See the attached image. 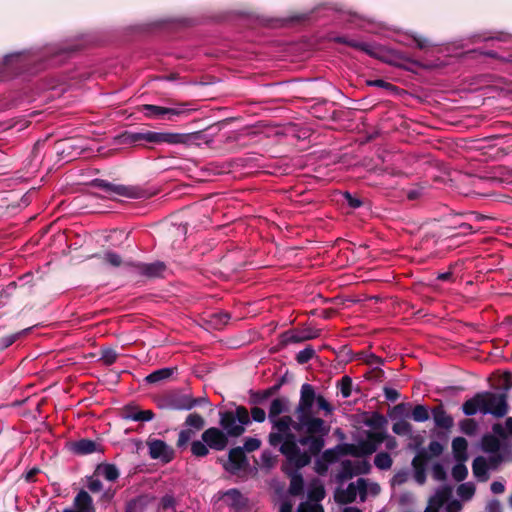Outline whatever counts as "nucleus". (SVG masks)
Instances as JSON below:
<instances>
[{
    "label": "nucleus",
    "mask_w": 512,
    "mask_h": 512,
    "mask_svg": "<svg viewBox=\"0 0 512 512\" xmlns=\"http://www.w3.org/2000/svg\"><path fill=\"white\" fill-rule=\"evenodd\" d=\"M324 411L325 415L333 412L331 404L322 396L316 395L310 384H303L300 391V399L296 407L298 423L297 430L305 429L307 436L296 439L292 433V418L283 416L273 420V429L269 435V443L272 446L280 445L281 453L287 458L290 465L299 469L308 465L313 455L318 454L324 446L322 438L316 434L324 435L328 432L324 420L315 416L314 404Z\"/></svg>",
    "instance_id": "nucleus-1"
},
{
    "label": "nucleus",
    "mask_w": 512,
    "mask_h": 512,
    "mask_svg": "<svg viewBox=\"0 0 512 512\" xmlns=\"http://www.w3.org/2000/svg\"><path fill=\"white\" fill-rule=\"evenodd\" d=\"M40 472V470L38 468H32L31 470L28 471L27 473V479H30V478H33L35 477L38 473Z\"/></svg>",
    "instance_id": "nucleus-64"
},
{
    "label": "nucleus",
    "mask_w": 512,
    "mask_h": 512,
    "mask_svg": "<svg viewBox=\"0 0 512 512\" xmlns=\"http://www.w3.org/2000/svg\"><path fill=\"white\" fill-rule=\"evenodd\" d=\"M304 491V482H290L288 494L291 496L301 495Z\"/></svg>",
    "instance_id": "nucleus-44"
},
{
    "label": "nucleus",
    "mask_w": 512,
    "mask_h": 512,
    "mask_svg": "<svg viewBox=\"0 0 512 512\" xmlns=\"http://www.w3.org/2000/svg\"><path fill=\"white\" fill-rule=\"evenodd\" d=\"M385 395L389 400H392V401H395L399 397L398 392L391 388L385 389Z\"/></svg>",
    "instance_id": "nucleus-58"
},
{
    "label": "nucleus",
    "mask_w": 512,
    "mask_h": 512,
    "mask_svg": "<svg viewBox=\"0 0 512 512\" xmlns=\"http://www.w3.org/2000/svg\"><path fill=\"white\" fill-rule=\"evenodd\" d=\"M201 438L212 450L222 451L228 445L227 435L217 427H210L206 429L202 433Z\"/></svg>",
    "instance_id": "nucleus-7"
},
{
    "label": "nucleus",
    "mask_w": 512,
    "mask_h": 512,
    "mask_svg": "<svg viewBox=\"0 0 512 512\" xmlns=\"http://www.w3.org/2000/svg\"><path fill=\"white\" fill-rule=\"evenodd\" d=\"M375 465L380 469H388L392 465V459L387 453H379L375 457Z\"/></svg>",
    "instance_id": "nucleus-33"
},
{
    "label": "nucleus",
    "mask_w": 512,
    "mask_h": 512,
    "mask_svg": "<svg viewBox=\"0 0 512 512\" xmlns=\"http://www.w3.org/2000/svg\"><path fill=\"white\" fill-rule=\"evenodd\" d=\"M261 445V441L257 438H247L245 440L243 451L246 450L248 452H252L257 450Z\"/></svg>",
    "instance_id": "nucleus-43"
},
{
    "label": "nucleus",
    "mask_w": 512,
    "mask_h": 512,
    "mask_svg": "<svg viewBox=\"0 0 512 512\" xmlns=\"http://www.w3.org/2000/svg\"><path fill=\"white\" fill-rule=\"evenodd\" d=\"M174 369L163 368L154 371L146 377V381L149 383H156L164 379H168L173 374Z\"/></svg>",
    "instance_id": "nucleus-22"
},
{
    "label": "nucleus",
    "mask_w": 512,
    "mask_h": 512,
    "mask_svg": "<svg viewBox=\"0 0 512 512\" xmlns=\"http://www.w3.org/2000/svg\"><path fill=\"white\" fill-rule=\"evenodd\" d=\"M501 380H502V387L505 390L511 389V387H512V373H510V372L503 373V375L501 377Z\"/></svg>",
    "instance_id": "nucleus-50"
},
{
    "label": "nucleus",
    "mask_w": 512,
    "mask_h": 512,
    "mask_svg": "<svg viewBox=\"0 0 512 512\" xmlns=\"http://www.w3.org/2000/svg\"><path fill=\"white\" fill-rule=\"evenodd\" d=\"M174 498L171 496V495H165L162 499H161V507L164 508V509H167V508H171L174 506Z\"/></svg>",
    "instance_id": "nucleus-51"
},
{
    "label": "nucleus",
    "mask_w": 512,
    "mask_h": 512,
    "mask_svg": "<svg viewBox=\"0 0 512 512\" xmlns=\"http://www.w3.org/2000/svg\"><path fill=\"white\" fill-rule=\"evenodd\" d=\"M100 186L105 188V190L110 194L120 195L128 198H146L152 195L136 186H123L111 184H101Z\"/></svg>",
    "instance_id": "nucleus-10"
},
{
    "label": "nucleus",
    "mask_w": 512,
    "mask_h": 512,
    "mask_svg": "<svg viewBox=\"0 0 512 512\" xmlns=\"http://www.w3.org/2000/svg\"><path fill=\"white\" fill-rule=\"evenodd\" d=\"M314 337H316L315 333H308V334L301 335V336H295V341H303V340L311 339Z\"/></svg>",
    "instance_id": "nucleus-63"
},
{
    "label": "nucleus",
    "mask_w": 512,
    "mask_h": 512,
    "mask_svg": "<svg viewBox=\"0 0 512 512\" xmlns=\"http://www.w3.org/2000/svg\"><path fill=\"white\" fill-rule=\"evenodd\" d=\"M163 263H152V264H144L140 267L141 272L149 277H155L160 275L164 271Z\"/></svg>",
    "instance_id": "nucleus-24"
},
{
    "label": "nucleus",
    "mask_w": 512,
    "mask_h": 512,
    "mask_svg": "<svg viewBox=\"0 0 512 512\" xmlns=\"http://www.w3.org/2000/svg\"><path fill=\"white\" fill-rule=\"evenodd\" d=\"M429 449L434 453H440L442 450L441 445L438 442H432L429 445Z\"/></svg>",
    "instance_id": "nucleus-62"
},
{
    "label": "nucleus",
    "mask_w": 512,
    "mask_h": 512,
    "mask_svg": "<svg viewBox=\"0 0 512 512\" xmlns=\"http://www.w3.org/2000/svg\"><path fill=\"white\" fill-rule=\"evenodd\" d=\"M67 447L69 451L78 456L104 452V448L100 442L85 438L71 441L67 444Z\"/></svg>",
    "instance_id": "nucleus-8"
},
{
    "label": "nucleus",
    "mask_w": 512,
    "mask_h": 512,
    "mask_svg": "<svg viewBox=\"0 0 512 512\" xmlns=\"http://www.w3.org/2000/svg\"><path fill=\"white\" fill-rule=\"evenodd\" d=\"M487 512H501V504L498 500L492 499L486 505Z\"/></svg>",
    "instance_id": "nucleus-49"
},
{
    "label": "nucleus",
    "mask_w": 512,
    "mask_h": 512,
    "mask_svg": "<svg viewBox=\"0 0 512 512\" xmlns=\"http://www.w3.org/2000/svg\"><path fill=\"white\" fill-rule=\"evenodd\" d=\"M186 424L188 426L194 427L197 430H200L204 427L205 420L201 415L197 413H192L187 416Z\"/></svg>",
    "instance_id": "nucleus-30"
},
{
    "label": "nucleus",
    "mask_w": 512,
    "mask_h": 512,
    "mask_svg": "<svg viewBox=\"0 0 512 512\" xmlns=\"http://www.w3.org/2000/svg\"><path fill=\"white\" fill-rule=\"evenodd\" d=\"M462 504L453 498V487L445 484L430 497L424 512H460Z\"/></svg>",
    "instance_id": "nucleus-3"
},
{
    "label": "nucleus",
    "mask_w": 512,
    "mask_h": 512,
    "mask_svg": "<svg viewBox=\"0 0 512 512\" xmlns=\"http://www.w3.org/2000/svg\"><path fill=\"white\" fill-rule=\"evenodd\" d=\"M313 355L314 351L312 349H304L297 354L296 358L299 363H306L313 357Z\"/></svg>",
    "instance_id": "nucleus-45"
},
{
    "label": "nucleus",
    "mask_w": 512,
    "mask_h": 512,
    "mask_svg": "<svg viewBox=\"0 0 512 512\" xmlns=\"http://www.w3.org/2000/svg\"><path fill=\"white\" fill-rule=\"evenodd\" d=\"M286 411H288V400H286L285 398L273 399L269 407V420L271 422L273 420H277L278 418H280L279 415Z\"/></svg>",
    "instance_id": "nucleus-18"
},
{
    "label": "nucleus",
    "mask_w": 512,
    "mask_h": 512,
    "mask_svg": "<svg viewBox=\"0 0 512 512\" xmlns=\"http://www.w3.org/2000/svg\"><path fill=\"white\" fill-rule=\"evenodd\" d=\"M338 40L341 41V42L347 43L348 45H350L352 47H355L357 49H360V50H363V51H365L367 53H370V50L368 49V46L366 44L355 42V41H345V40H342V39H338Z\"/></svg>",
    "instance_id": "nucleus-52"
},
{
    "label": "nucleus",
    "mask_w": 512,
    "mask_h": 512,
    "mask_svg": "<svg viewBox=\"0 0 512 512\" xmlns=\"http://www.w3.org/2000/svg\"><path fill=\"white\" fill-rule=\"evenodd\" d=\"M384 435L380 432L370 433L366 440L360 442L359 447L353 451V454H372L376 451L379 444L384 440Z\"/></svg>",
    "instance_id": "nucleus-14"
},
{
    "label": "nucleus",
    "mask_w": 512,
    "mask_h": 512,
    "mask_svg": "<svg viewBox=\"0 0 512 512\" xmlns=\"http://www.w3.org/2000/svg\"><path fill=\"white\" fill-rule=\"evenodd\" d=\"M192 436H193V432L191 430L180 431V433L178 435L177 446L183 447L190 441Z\"/></svg>",
    "instance_id": "nucleus-42"
},
{
    "label": "nucleus",
    "mask_w": 512,
    "mask_h": 512,
    "mask_svg": "<svg viewBox=\"0 0 512 512\" xmlns=\"http://www.w3.org/2000/svg\"><path fill=\"white\" fill-rule=\"evenodd\" d=\"M154 417V413L151 410L138 411L134 414L129 415V418L134 421H150Z\"/></svg>",
    "instance_id": "nucleus-39"
},
{
    "label": "nucleus",
    "mask_w": 512,
    "mask_h": 512,
    "mask_svg": "<svg viewBox=\"0 0 512 512\" xmlns=\"http://www.w3.org/2000/svg\"><path fill=\"white\" fill-rule=\"evenodd\" d=\"M367 482H349L346 489L338 488L335 492V500L339 503H350L359 496L361 501L365 500Z\"/></svg>",
    "instance_id": "nucleus-6"
},
{
    "label": "nucleus",
    "mask_w": 512,
    "mask_h": 512,
    "mask_svg": "<svg viewBox=\"0 0 512 512\" xmlns=\"http://www.w3.org/2000/svg\"><path fill=\"white\" fill-rule=\"evenodd\" d=\"M261 460L266 467H272L276 462V458L269 452H263Z\"/></svg>",
    "instance_id": "nucleus-48"
},
{
    "label": "nucleus",
    "mask_w": 512,
    "mask_h": 512,
    "mask_svg": "<svg viewBox=\"0 0 512 512\" xmlns=\"http://www.w3.org/2000/svg\"><path fill=\"white\" fill-rule=\"evenodd\" d=\"M493 432L499 437L505 438L507 434L512 436V417H508L505 421V428L497 423L492 427Z\"/></svg>",
    "instance_id": "nucleus-26"
},
{
    "label": "nucleus",
    "mask_w": 512,
    "mask_h": 512,
    "mask_svg": "<svg viewBox=\"0 0 512 512\" xmlns=\"http://www.w3.org/2000/svg\"><path fill=\"white\" fill-rule=\"evenodd\" d=\"M150 136V143H167L171 145L186 143L188 136L180 133L153 132Z\"/></svg>",
    "instance_id": "nucleus-16"
},
{
    "label": "nucleus",
    "mask_w": 512,
    "mask_h": 512,
    "mask_svg": "<svg viewBox=\"0 0 512 512\" xmlns=\"http://www.w3.org/2000/svg\"><path fill=\"white\" fill-rule=\"evenodd\" d=\"M461 427L465 433H470L474 429V422L472 420H465L462 422Z\"/></svg>",
    "instance_id": "nucleus-57"
},
{
    "label": "nucleus",
    "mask_w": 512,
    "mask_h": 512,
    "mask_svg": "<svg viewBox=\"0 0 512 512\" xmlns=\"http://www.w3.org/2000/svg\"><path fill=\"white\" fill-rule=\"evenodd\" d=\"M246 466V456L242 448L237 447L229 451L228 460L224 463V468L230 473H237Z\"/></svg>",
    "instance_id": "nucleus-12"
},
{
    "label": "nucleus",
    "mask_w": 512,
    "mask_h": 512,
    "mask_svg": "<svg viewBox=\"0 0 512 512\" xmlns=\"http://www.w3.org/2000/svg\"><path fill=\"white\" fill-rule=\"evenodd\" d=\"M18 336H19V334H13V335H10L7 338L3 339V341L0 343V347L7 348L8 346H10L12 343H14L16 341Z\"/></svg>",
    "instance_id": "nucleus-54"
},
{
    "label": "nucleus",
    "mask_w": 512,
    "mask_h": 512,
    "mask_svg": "<svg viewBox=\"0 0 512 512\" xmlns=\"http://www.w3.org/2000/svg\"><path fill=\"white\" fill-rule=\"evenodd\" d=\"M142 111L146 112L148 117H161L167 116L168 119H172L175 116H179L184 113V109L180 107L169 108L156 105H143Z\"/></svg>",
    "instance_id": "nucleus-15"
},
{
    "label": "nucleus",
    "mask_w": 512,
    "mask_h": 512,
    "mask_svg": "<svg viewBox=\"0 0 512 512\" xmlns=\"http://www.w3.org/2000/svg\"><path fill=\"white\" fill-rule=\"evenodd\" d=\"M150 500L148 497H139L128 504L126 512H144V507Z\"/></svg>",
    "instance_id": "nucleus-28"
},
{
    "label": "nucleus",
    "mask_w": 512,
    "mask_h": 512,
    "mask_svg": "<svg viewBox=\"0 0 512 512\" xmlns=\"http://www.w3.org/2000/svg\"><path fill=\"white\" fill-rule=\"evenodd\" d=\"M434 477L438 480H442L445 478V472L443 467L440 464H435L433 467Z\"/></svg>",
    "instance_id": "nucleus-53"
},
{
    "label": "nucleus",
    "mask_w": 512,
    "mask_h": 512,
    "mask_svg": "<svg viewBox=\"0 0 512 512\" xmlns=\"http://www.w3.org/2000/svg\"><path fill=\"white\" fill-rule=\"evenodd\" d=\"M198 403V400L191 398L189 395H183L179 402L174 403L176 409L189 410Z\"/></svg>",
    "instance_id": "nucleus-32"
},
{
    "label": "nucleus",
    "mask_w": 512,
    "mask_h": 512,
    "mask_svg": "<svg viewBox=\"0 0 512 512\" xmlns=\"http://www.w3.org/2000/svg\"><path fill=\"white\" fill-rule=\"evenodd\" d=\"M103 261L114 267H119L122 263L120 255L114 252H107L103 256Z\"/></svg>",
    "instance_id": "nucleus-40"
},
{
    "label": "nucleus",
    "mask_w": 512,
    "mask_h": 512,
    "mask_svg": "<svg viewBox=\"0 0 512 512\" xmlns=\"http://www.w3.org/2000/svg\"><path fill=\"white\" fill-rule=\"evenodd\" d=\"M251 416L254 421L263 422L266 418V413L262 408L254 407L251 410Z\"/></svg>",
    "instance_id": "nucleus-46"
},
{
    "label": "nucleus",
    "mask_w": 512,
    "mask_h": 512,
    "mask_svg": "<svg viewBox=\"0 0 512 512\" xmlns=\"http://www.w3.org/2000/svg\"><path fill=\"white\" fill-rule=\"evenodd\" d=\"M237 421L239 424L242 425V427L245 428V425H247L250 422L249 413L246 408L244 407H238L236 409V412L234 413Z\"/></svg>",
    "instance_id": "nucleus-38"
},
{
    "label": "nucleus",
    "mask_w": 512,
    "mask_h": 512,
    "mask_svg": "<svg viewBox=\"0 0 512 512\" xmlns=\"http://www.w3.org/2000/svg\"><path fill=\"white\" fill-rule=\"evenodd\" d=\"M149 135H152V131L139 132V133H128V134H124L123 137H124L125 141L129 142V143H135V142H139V141L150 142Z\"/></svg>",
    "instance_id": "nucleus-29"
},
{
    "label": "nucleus",
    "mask_w": 512,
    "mask_h": 512,
    "mask_svg": "<svg viewBox=\"0 0 512 512\" xmlns=\"http://www.w3.org/2000/svg\"><path fill=\"white\" fill-rule=\"evenodd\" d=\"M93 477L95 480H116L119 477V470L114 464L101 463L96 467Z\"/></svg>",
    "instance_id": "nucleus-17"
},
{
    "label": "nucleus",
    "mask_w": 512,
    "mask_h": 512,
    "mask_svg": "<svg viewBox=\"0 0 512 512\" xmlns=\"http://www.w3.org/2000/svg\"><path fill=\"white\" fill-rule=\"evenodd\" d=\"M209 446L203 440H195L191 443V453L193 456L200 458L209 454Z\"/></svg>",
    "instance_id": "nucleus-23"
},
{
    "label": "nucleus",
    "mask_w": 512,
    "mask_h": 512,
    "mask_svg": "<svg viewBox=\"0 0 512 512\" xmlns=\"http://www.w3.org/2000/svg\"><path fill=\"white\" fill-rule=\"evenodd\" d=\"M452 450L457 461L467 459V441L463 437H457L452 441Z\"/></svg>",
    "instance_id": "nucleus-20"
},
{
    "label": "nucleus",
    "mask_w": 512,
    "mask_h": 512,
    "mask_svg": "<svg viewBox=\"0 0 512 512\" xmlns=\"http://www.w3.org/2000/svg\"><path fill=\"white\" fill-rule=\"evenodd\" d=\"M222 500L224 503L234 508L243 507L246 502V498L236 489L225 492L222 496Z\"/></svg>",
    "instance_id": "nucleus-19"
},
{
    "label": "nucleus",
    "mask_w": 512,
    "mask_h": 512,
    "mask_svg": "<svg viewBox=\"0 0 512 512\" xmlns=\"http://www.w3.org/2000/svg\"><path fill=\"white\" fill-rule=\"evenodd\" d=\"M292 508L293 504L288 500H284L280 505V512H292Z\"/></svg>",
    "instance_id": "nucleus-59"
},
{
    "label": "nucleus",
    "mask_w": 512,
    "mask_h": 512,
    "mask_svg": "<svg viewBox=\"0 0 512 512\" xmlns=\"http://www.w3.org/2000/svg\"><path fill=\"white\" fill-rule=\"evenodd\" d=\"M414 41L419 49H424L429 45V41L423 37H414Z\"/></svg>",
    "instance_id": "nucleus-55"
},
{
    "label": "nucleus",
    "mask_w": 512,
    "mask_h": 512,
    "mask_svg": "<svg viewBox=\"0 0 512 512\" xmlns=\"http://www.w3.org/2000/svg\"><path fill=\"white\" fill-rule=\"evenodd\" d=\"M352 389V381L349 377L345 376L342 378L340 383L341 394L344 398H347L351 395Z\"/></svg>",
    "instance_id": "nucleus-41"
},
{
    "label": "nucleus",
    "mask_w": 512,
    "mask_h": 512,
    "mask_svg": "<svg viewBox=\"0 0 512 512\" xmlns=\"http://www.w3.org/2000/svg\"><path fill=\"white\" fill-rule=\"evenodd\" d=\"M462 410L467 416L482 413L497 418L503 417L508 411L506 395L492 392L477 393L463 403Z\"/></svg>",
    "instance_id": "nucleus-2"
},
{
    "label": "nucleus",
    "mask_w": 512,
    "mask_h": 512,
    "mask_svg": "<svg viewBox=\"0 0 512 512\" xmlns=\"http://www.w3.org/2000/svg\"><path fill=\"white\" fill-rule=\"evenodd\" d=\"M117 359V353L112 348H105L101 352V361L106 365L113 364Z\"/></svg>",
    "instance_id": "nucleus-37"
},
{
    "label": "nucleus",
    "mask_w": 512,
    "mask_h": 512,
    "mask_svg": "<svg viewBox=\"0 0 512 512\" xmlns=\"http://www.w3.org/2000/svg\"><path fill=\"white\" fill-rule=\"evenodd\" d=\"M229 320V316L226 313H216L211 316L210 323L216 329H220Z\"/></svg>",
    "instance_id": "nucleus-35"
},
{
    "label": "nucleus",
    "mask_w": 512,
    "mask_h": 512,
    "mask_svg": "<svg viewBox=\"0 0 512 512\" xmlns=\"http://www.w3.org/2000/svg\"><path fill=\"white\" fill-rule=\"evenodd\" d=\"M433 418L435 424L444 429H449L453 426V419L443 409L438 408L433 411Z\"/></svg>",
    "instance_id": "nucleus-21"
},
{
    "label": "nucleus",
    "mask_w": 512,
    "mask_h": 512,
    "mask_svg": "<svg viewBox=\"0 0 512 512\" xmlns=\"http://www.w3.org/2000/svg\"><path fill=\"white\" fill-rule=\"evenodd\" d=\"M412 417L416 422H424L429 419V413L425 406L417 405L412 411Z\"/></svg>",
    "instance_id": "nucleus-31"
},
{
    "label": "nucleus",
    "mask_w": 512,
    "mask_h": 512,
    "mask_svg": "<svg viewBox=\"0 0 512 512\" xmlns=\"http://www.w3.org/2000/svg\"><path fill=\"white\" fill-rule=\"evenodd\" d=\"M325 497L324 487L321 482H311L308 488V500L302 502L297 512H324V509L319 502Z\"/></svg>",
    "instance_id": "nucleus-4"
},
{
    "label": "nucleus",
    "mask_w": 512,
    "mask_h": 512,
    "mask_svg": "<svg viewBox=\"0 0 512 512\" xmlns=\"http://www.w3.org/2000/svg\"><path fill=\"white\" fill-rule=\"evenodd\" d=\"M220 425L225 431L227 437H238L245 431V428L238 423L233 412L222 413L220 415Z\"/></svg>",
    "instance_id": "nucleus-11"
},
{
    "label": "nucleus",
    "mask_w": 512,
    "mask_h": 512,
    "mask_svg": "<svg viewBox=\"0 0 512 512\" xmlns=\"http://www.w3.org/2000/svg\"><path fill=\"white\" fill-rule=\"evenodd\" d=\"M149 456L162 463H168L173 460L175 451L172 446L160 439L150 438L147 440Z\"/></svg>",
    "instance_id": "nucleus-5"
},
{
    "label": "nucleus",
    "mask_w": 512,
    "mask_h": 512,
    "mask_svg": "<svg viewBox=\"0 0 512 512\" xmlns=\"http://www.w3.org/2000/svg\"><path fill=\"white\" fill-rule=\"evenodd\" d=\"M392 430L398 435H408L412 432V427L408 422L401 420L394 423Z\"/></svg>",
    "instance_id": "nucleus-34"
},
{
    "label": "nucleus",
    "mask_w": 512,
    "mask_h": 512,
    "mask_svg": "<svg viewBox=\"0 0 512 512\" xmlns=\"http://www.w3.org/2000/svg\"><path fill=\"white\" fill-rule=\"evenodd\" d=\"M475 493V487L473 485V482H463L458 488H457V494L459 497L464 500H470Z\"/></svg>",
    "instance_id": "nucleus-25"
},
{
    "label": "nucleus",
    "mask_w": 512,
    "mask_h": 512,
    "mask_svg": "<svg viewBox=\"0 0 512 512\" xmlns=\"http://www.w3.org/2000/svg\"><path fill=\"white\" fill-rule=\"evenodd\" d=\"M62 512H95V508L88 492L82 490L75 496L72 506Z\"/></svg>",
    "instance_id": "nucleus-13"
},
{
    "label": "nucleus",
    "mask_w": 512,
    "mask_h": 512,
    "mask_svg": "<svg viewBox=\"0 0 512 512\" xmlns=\"http://www.w3.org/2000/svg\"><path fill=\"white\" fill-rule=\"evenodd\" d=\"M491 490L495 494L502 493L505 490L503 482H493L491 485Z\"/></svg>",
    "instance_id": "nucleus-56"
},
{
    "label": "nucleus",
    "mask_w": 512,
    "mask_h": 512,
    "mask_svg": "<svg viewBox=\"0 0 512 512\" xmlns=\"http://www.w3.org/2000/svg\"><path fill=\"white\" fill-rule=\"evenodd\" d=\"M88 489L92 493H97L102 489V482H89Z\"/></svg>",
    "instance_id": "nucleus-60"
},
{
    "label": "nucleus",
    "mask_w": 512,
    "mask_h": 512,
    "mask_svg": "<svg viewBox=\"0 0 512 512\" xmlns=\"http://www.w3.org/2000/svg\"><path fill=\"white\" fill-rule=\"evenodd\" d=\"M482 445L484 450L489 452V454H498L497 451L499 450L500 443L494 436H485Z\"/></svg>",
    "instance_id": "nucleus-27"
},
{
    "label": "nucleus",
    "mask_w": 512,
    "mask_h": 512,
    "mask_svg": "<svg viewBox=\"0 0 512 512\" xmlns=\"http://www.w3.org/2000/svg\"><path fill=\"white\" fill-rule=\"evenodd\" d=\"M366 83L369 86H376V87H380V88H384V89H391L392 90V89L395 88L392 84H390V83H388V82H386V81H384L382 79L368 80Z\"/></svg>",
    "instance_id": "nucleus-47"
},
{
    "label": "nucleus",
    "mask_w": 512,
    "mask_h": 512,
    "mask_svg": "<svg viewBox=\"0 0 512 512\" xmlns=\"http://www.w3.org/2000/svg\"><path fill=\"white\" fill-rule=\"evenodd\" d=\"M345 196H346L348 203L351 207L357 208L361 205V201L353 198L350 194L347 193Z\"/></svg>",
    "instance_id": "nucleus-61"
},
{
    "label": "nucleus",
    "mask_w": 512,
    "mask_h": 512,
    "mask_svg": "<svg viewBox=\"0 0 512 512\" xmlns=\"http://www.w3.org/2000/svg\"><path fill=\"white\" fill-rule=\"evenodd\" d=\"M468 474V470L466 466L463 464V461H459L452 470V476L455 480H464Z\"/></svg>",
    "instance_id": "nucleus-36"
},
{
    "label": "nucleus",
    "mask_w": 512,
    "mask_h": 512,
    "mask_svg": "<svg viewBox=\"0 0 512 512\" xmlns=\"http://www.w3.org/2000/svg\"><path fill=\"white\" fill-rule=\"evenodd\" d=\"M500 462L499 454L479 456L473 461V473L476 477H484L489 470L495 469Z\"/></svg>",
    "instance_id": "nucleus-9"
}]
</instances>
